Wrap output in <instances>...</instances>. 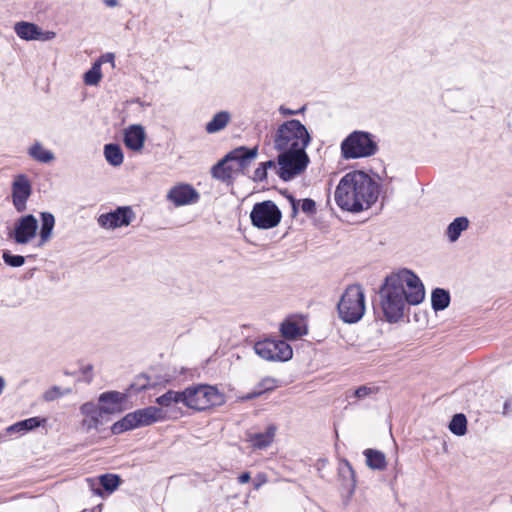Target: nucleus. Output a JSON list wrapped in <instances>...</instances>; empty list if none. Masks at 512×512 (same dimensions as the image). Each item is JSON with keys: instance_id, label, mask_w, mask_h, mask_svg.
I'll list each match as a JSON object with an SVG mask.
<instances>
[{"instance_id": "c03bdc74", "label": "nucleus", "mask_w": 512, "mask_h": 512, "mask_svg": "<svg viewBox=\"0 0 512 512\" xmlns=\"http://www.w3.org/2000/svg\"><path fill=\"white\" fill-rule=\"evenodd\" d=\"M251 479V476H250V473L249 472H244L242 473L239 477H238V481L239 483L241 484H245L247 482H249Z\"/></svg>"}, {"instance_id": "9d476101", "label": "nucleus", "mask_w": 512, "mask_h": 512, "mask_svg": "<svg viewBox=\"0 0 512 512\" xmlns=\"http://www.w3.org/2000/svg\"><path fill=\"white\" fill-rule=\"evenodd\" d=\"M136 219L131 206H119L115 210L102 213L97 217V224L105 230H116L128 227Z\"/></svg>"}, {"instance_id": "9b49d317", "label": "nucleus", "mask_w": 512, "mask_h": 512, "mask_svg": "<svg viewBox=\"0 0 512 512\" xmlns=\"http://www.w3.org/2000/svg\"><path fill=\"white\" fill-rule=\"evenodd\" d=\"M38 229V221L33 215L21 216L8 232V238L18 245H27L36 238Z\"/></svg>"}, {"instance_id": "f8f14e48", "label": "nucleus", "mask_w": 512, "mask_h": 512, "mask_svg": "<svg viewBox=\"0 0 512 512\" xmlns=\"http://www.w3.org/2000/svg\"><path fill=\"white\" fill-rule=\"evenodd\" d=\"M79 412L81 415V421L79 423V429L83 433H98L100 431L101 426H103L108 419L104 417L101 410L96 405L94 401H87L83 403Z\"/></svg>"}, {"instance_id": "72a5a7b5", "label": "nucleus", "mask_w": 512, "mask_h": 512, "mask_svg": "<svg viewBox=\"0 0 512 512\" xmlns=\"http://www.w3.org/2000/svg\"><path fill=\"white\" fill-rule=\"evenodd\" d=\"M102 79V71L100 63H94L92 67L84 74V83L86 85L95 86Z\"/></svg>"}, {"instance_id": "1a4fd4ad", "label": "nucleus", "mask_w": 512, "mask_h": 512, "mask_svg": "<svg viewBox=\"0 0 512 512\" xmlns=\"http://www.w3.org/2000/svg\"><path fill=\"white\" fill-rule=\"evenodd\" d=\"M255 353L266 361H288L293 356L292 348L283 340L265 339L254 344Z\"/></svg>"}, {"instance_id": "a19ab883", "label": "nucleus", "mask_w": 512, "mask_h": 512, "mask_svg": "<svg viewBox=\"0 0 512 512\" xmlns=\"http://www.w3.org/2000/svg\"><path fill=\"white\" fill-rule=\"evenodd\" d=\"M95 63H100V66L103 63H112V65H114V54L106 53L102 55Z\"/></svg>"}, {"instance_id": "c756f323", "label": "nucleus", "mask_w": 512, "mask_h": 512, "mask_svg": "<svg viewBox=\"0 0 512 512\" xmlns=\"http://www.w3.org/2000/svg\"><path fill=\"white\" fill-rule=\"evenodd\" d=\"M231 119L227 111H221L214 115L211 121L206 124L208 133H216L224 129Z\"/></svg>"}, {"instance_id": "f03ea898", "label": "nucleus", "mask_w": 512, "mask_h": 512, "mask_svg": "<svg viewBox=\"0 0 512 512\" xmlns=\"http://www.w3.org/2000/svg\"><path fill=\"white\" fill-rule=\"evenodd\" d=\"M425 297L419 277L408 269L390 274L380 289V304L387 321L397 322L407 305L420 304Z\"/></svg>"}, {"instance_id": "473e14b6", "label": "nucleus", "mask_w": 512, "mask_h": 512, "mask_svg": "<svg viewBox=\"0 0 512 512\" xmlns=\"http://www.w3.org/2000/svg\"><path fill=\"white\" fill-rule=\"evenodd\" d=\"M449 430L457 435L463 436L467 432V419L464 414H456L453 416L449 424Z\"/></svg>"}, {"instance_id": "37998d69", "label": "nucleus", "mask_w": 512, "mask_h": 512, "mask_svg": "<svg viewBox=\"0 0 512 512\" xmlns=\"http://www.w3.org/2000/svg\"><path fill=\"white\" fill-rule=\"evenodd\" d=\"M279 112L280 114H282L283 116H288V115H295L298 113V111H295V110H291V109H288L284 106H280L279 107Z\"/></svg>"}, {"instance_id": "58836bf2", "label": "nucleus", "mask_w": 512, "mask_h": 512, "mask_svg": "<svg viewBox=\"0 0 512 512\" xmlns=\"http://www.w3.org/2000/svg\"><path fill=\"white\" fill-rule=\"evenodd\" d=\"M266 178H267V170L265 169V166H262V164H260L254 171L253 180L254 181H263Z\"/></svg>"}, {"instance_id": "a211bd4d", "label": "nucleus", "mask_w": 512, "mask_h": 512, "mask_svg": "<svg viewBox=\"0 0 512 512\" xmlns=\"http://www.w3.org/2000/svg\"><path fill=\"white\" fill-rule=\"evenodd\" d=\"M258 148L253 147L252 149H248L246 147H240L233 151H231L227 155V160H230L236 170H244L246 169L250 163L257 157Z\"/></svg>"}, {"instance_id": "2eb2a0df", "label": "nucleus", "mask_w": 512, "mask_h": 512, "mask_svg": "<svg viewBox=\"0 0 512 512\" xmlns=\"http://www.w3.org/2000/svg\"><path fill=\"white\" fill-rule=\"evenodd\" d=\"M126 400L125 394L118 391H108L99 395L96 405H98L104 417L109 420V416L125 410Z\"/></svg>"}, {"instance_id": "7ed1b4c3", "label": "nucleus", "mask_w": 512, "mask_h": 512, "mask_svg": "<svg viewBox=\"0 0 512 512\" xmlns=\"http://www.w3.org/2000/svg\"><path fill=\"white\" fill-rule=\"evenodd\" d=\"M335 201L349 212L367 210L378 198V186L362 171H352L342 177L335 190Z\"/></svg>"}, {"instance_id": "393cba45", "label": "nucleus", "mask_w": 512, "mask_h": 512, "mask_svg": "<svg viewBox=\"0 0 512 512\" xmlns=\"http://www.w3.org/2000/svg\"><path fill=\"white\" fill-rule=\"evenodd\" d=\"M366 458V465L373 470H384L387 462L384 453L379 450L366 449L363 452Z\"/></svg>"}, {"instance_id": "de8ad7c7", "label": "nucleus", "mask_w": 512, "mask_h": 512, "mask_svg": "<svg viewBox=\"0 0 512 512\" xmlns=\"http://www.w3.org/2000/svg\"><path fill=\"white\" fill-rule=\"evenodd\" d=\"M4 387H5V380L3 379V377L0 376V394L2 393Z\"/></svg>"}, {"instance_id": "f704fd0d", "label": "nucleus", "mask_w": 512, "mask_h": 512, "mask_svg": "<svg viewBox=\"0 0 512 512\" xmlns=\"http://www.w3.org/2000/svg\"><path fill=\"white\" fill-rule=\"evenodd\" d=\"M378 391V387L362 385L353 390L348 397H354L357 400H364L366 398H369L371 395L378 393Z\"/></svg>"}, {"instance_id": "8fccbe9b", "label": "nucleus", "mask_w": 512, "mask_h": 512, "mask_svg": "<svg viewBox=\"0 0 512 512\" xmlns=\"http://www.w3.org/2000/svg\"><path fill=\"white\" fill-rule=\"evenodd\" d=\"M504 409H505V410H506V409H508V402H506V403L504 404Z\"/></svg>"}, {"instance_id": "49530a36", "label": "nucleus", "mask_w": 512, "mask_h": 512, "mask_svg": "<svg viewBox=\"0 0 512 512\" xmlns=\"http://www.w3.org/2000/svg\"><path fill=\"white\" fill-rule=\"evenodd\" d=\"M104 4L108 7H115L118 5L117 0H104Z\"/></svg>"}, {"instance_id": "0eeeda50", "label": "nucleus", "mask_w": 512, "mask_h": 512, "mask_svg": "<svg viewBox=\"0 0 512 512\" xmlns=\"http://www.w3.org/2000/svg\"><path fill=\"white\" fill-rule=\"evenodd\" d=\"M377 144L371 135L363 131H354L341 143V153L345 159L369 157L375 154Z\"/></svg>"}, {"instance_id": "4be33fe9", "label": "nucleus", "mask_w": 512, "mask_h": 512, "mask_svg": "<svg viewBox=\"0 0 512 512\" xmlns=\"http://www.w3.org/2000/svg\"><path fill=\"white\" fill-rule=\"evenodd\" d=\"M276 431L277 427L275 425H269L264 432L251 435L249 442L256 449H265L273 443Z\"/></svg>"}, {"instance_id": "bb28decb", "label": "nucleus", "mask_w": 512, "mask_h": 512, "mask_svg": "<svg viewBox=\"0 0 512 512\" xmlns=\"http://www.w3.org/2000/svg\"><path fill=\"white\" fill-rule=\"evenodd\" d=\"M46 423L45 418L32 417L19 421L7 428V432L16 433L22 431H30Z\"/></svg>"}, {"instance_id": "4468645a", "label": "nucleus", "mask_w": 512, "mask_h": 512, "mask_svg": "<svg viewBox=\"0 0 512 512\" xmlns=\"http://www.w3.org/2000/svg\"><path fill=\"white\" fill-rule=\"evenodd\" d=\"M166 199L176 207L188 206L197 203L200 194L191 184L178 183L167 191Z\"/></svg>"}, {"instance_id": "a18cd8bd", "label": "nucleus", "mask_w": 512, "mask_h": 512, "mask_svg": "<svg viewBox=\"0 0 512 512\" xmlns=\"http://www.w3.org/2000/svg\"><path fill=\"white\" fill-rule=\"evenodd\" d=\"M262 166H265V169H269V168H277L278 169V163L273 161V160H268L266 162H263L261 163Z\"/></svg>"}, {"instance_id": "c85d7f7f", "label": "nucleus", "mask_w": 512, "mask_h": 512, "mask_svg": "<svg viewBox=\"0 0 512 512\" xmlns=\"http://www.w3.org/2000/svg\"><path fill=\"white\" fill-rule=\"evenodd\" d=\"M235 171H237L236 168L230 160H227L226 156L224 160L213 167L212 174L215 178L226 181L232 177Z\"/></svg>"}, {"instance_id": "c9c22d12", "label": "nucleus", "mask_w": 512, "mask_h": 512, "mask_svg": "<svg viewBox=\"0 0 512 512\" xmlns=\"http://www.w3.org/2000/svg\"><path fill=\"white\" fill-rule=\"evenodd\" d=\"M291 203H292V208L294 211H296L297 206L300 205L301 210L304 213L312 215V214H315V212H316V203L312 199L307 198V199H303V200H299V201L291 199Z\"/></svg>"}, {"instance_id": "f257e3e1", "label": "nucleus", "mask_w": 512, "mask_h": 512, "mask_svg": "<svg viewBox=\"0 0 512 512\" xmlns=\"http://www.w3.org/2000/svg\"><path fill=\"white\" fill-rule=\"evenodd\" d=\"M272 141L278 152L279 177L289 181L301 175L310 162L306 148L311 136L305 125L295 119L285 121L275 130Z\"/></svg>"}, {"instance_id": "aec40b11", "label": "nucleus", "mask_w": 512, "mask_h": 512, "mask_svg": "<svg viewBox=\"0 0 512 512\" xmlns=\"http://www.w3.org/2000/svg\"><path fill=\"white\" fill-rule=\"evenodd\" d=\"M28 156L36 162L49 164L55 161L54 153L47 149L41 142H33L27 149Z\"/></svg>"}, {"instance_id": "cd10ccee", "label": "nucleus", "mask_w": 512, "mask_h": 512, "mask_svg": "<svg viewBox=\"0 0 512 512\" xmlns=\"http://www.w3.org/2000/svg\"><path fill=\"white\" fill-rule=\"evenodd\" d=\"M104 157L114 167L120 166L124 161L122 149L118 144H106L104 146Z\"/></svg>"}, {"instance_id": "2f4dec72", "label": "nucleus", "mask_w": 512, "mask_h": 512, "mask_svg": "<svg viewBox=\"0 0 512 512\" xmlns=\"http://www.w3.org/2000/svg\"><path fill=\"white\" fill-rule=\"evenodd\" d=\"M278 386H279V382L277 379H275L273 377H265L259 382V384L257 386L258 390L249 394V396L247 398L252 399V398L258 397L265 392L273 391Z\"/></svg>"}, {"instance_id": "6ab92c4d", "label": "nucleus", "mask_w": 512, "mask_h": 512, "mask_svg": "<svg viewBox=\"0 0 512 512\" xmlns=\"http://www.w3.org/2000/svg\"><path fill=\"white\" fill-rule=\"evenodd\" d=\"M87 483L95 494L102 495L99 488L100 486L108 493H112L119 486L120 479L117 475L105 474L101 475L98 479L89 478L87 479Z\"/></svg>"}, {"instance_id": "5701e85b", "label": "nucleus", "mask_w": 512, "mask_h": 512, "mask_svg": "<svg viewBox=\"0 0 512 512\" xmlns=\"http://www.w3.org/2000/svg\"><path fill=\"white\" fill-rule=\"evenodd\" d=\"M281 333L286 339L294 340L305 335L307 328L302 321H286L281 326Z\"/></svg>"}, {"instance_id": "dca6fc26", "label": "nucleus", "mask_w": 512, "mask_h": 512, "mask_svg": "<svg viewBox=\"0 0 512 512\" xmlns=\"http://www.w3.org/2000/svg\"><path fill=\"white\" fill-rule=\"evenodd\" d=\"M17 36L25 41L42 40L48 41L56 37L53 31H42L36 24L26 21L17 22L14 25Z\"/></svg>"}, {"instance_id": "4c0bfd02", "label": "nucleus", "mask_w": 512, "mask_h": 512, "mask_svg": "<svg viewBox=\"0 0 512 512\" xmlns=\"http://www.w3.org/2000/svg\"><path fill=\"white\" fill-rule=\"evenodd\" d=\"M5 264L11 267H21L25 263V258L21 255H13L9 251H4L2 255Z\"/></svg>"}, {"instance_id": "b1692460", "label": "nucleus", "mask_w": 512, "mask_h": 512, "mask_svg": "<svg viewBox=\"0 0 512 512\" xmlns=\"http://www.w3.org/2000/svg\"><path fill=\"white\" fill-rule=\"evenodd\" d=\"M155 402L160 406L159 408L168 409L175 404L183 403L184 404V390L183 391H174L169 390L163 395L156 398Z\"/></svg>"}, {"instance_id": "ddd939ff", "label": "nucleus", "mask_w": 512, "mask_h": 512, "mask_svg": "<svg viewBox=\"0 0 512 512\" xmlns=\"http://www.w3.org/2000/svg\"><path fill=\"white\" fill-rule=\"evenodd\" d=\"M32 194V184L26 174H17L11 183V197L17 212H23L27 208V201Z\"/></svg>"}, {"instance_id": "3c124183", "label": "nucleus", "mask_w": 512, "mask_h": 512, "mask_svg": "<svg viewBox=\"0 0 512 512\" xmlns=\"http://www.w3.org/2000/svg\"><path fill=\"white\" fill-rule=\"evenodd\" d=\"M345 465L350 469V464L348 463V461H345Z\"/></svg>"}, {"instance_id": "a878e982", "label": "nucleus", "mask_w": 512, "mask_h": 512, "mask_svg": "<svg viewBox=\"0 0 512 512\" xmlns=\"http://www.w3.org/2000/svg\"><path fill=\"white\" fill-rule=\"evenodd\" d=\"M469 226V220L466 217L455 218L446 229V236L450 242H455L460 237L461 233Z\"/></svg>"}, {"instance_id": "20e7f679", "label": "nucleus", "mask_w": 512, "mask_h": 512, "mask_svg": "<svg viewBox=\"0 0 512 512\" xmlns=\"http://www.w3.org/2000/svg\"><path fill=\"white\" fill-rule=\"evenodd\" d=\"M167 419V411L156 406H148L126 414L121 420L112 425L111 431L113 434H120L138 427L163 422Z\"/></svg>"}, {"instance_id": "f3484780", "label": "nucleus", "mask_w": 512, "mask_h": 512, "mask_svg": "<svg viewBox=\"0 0 512 512\" xmlns=\"http://www.w3.org/2000/svg\"><path fill=\"white\" fill-rule=\"evenodd\" d=\"M146 138V130L141 124H131L123 130L124 145L133 152H142Z\"/></svg>"}, {"instance_id": "ea45409f", "label": "nucleus", "mask_w": 512, "mask_h": 512, "mask_svg": "<svg viewBox=\"0 0 512 512\" xmlns=\"http://www.w3.org/2000/svg\"><path fill=\"white\" fill-rule=\"evenodd\" d=\"M82 375L87 381H91L93 377V366L92 365H86L82 367L81 369Z\"/></svg>"}, {"instance_id": "6e6552de", "label": "nucleus", "mask_w": 512, "mask_h": 512, "mask_svg": "<svg viewBox=\"0 0 512 512\" xmlns=\"http://www.w3.org/2000/svg\"><path fill=\"white\" fill-rule=\"evenodd\" d=\"M282 218V213L277 205L270 200L256 203L250 213L253 226L258 229H271L276 227Z\"/></svg>"}, {"instance_id": "39448f33", "label": "nucleus", "mask_w": 512, "mask_h": 512, "mask_svg": "<svg viewBox=\"0 0 512 512\" xmlns=\"http://www.w3.org/2000/svg\"><path fill=\"white\" fill-rule=\"evenodd\" d=\"M225 403V395L211 385H194L184 390V405L194 410H205Z\"/></svg>"}, {"instance_id": "423d86ee", "label": "nucleus", "mask_w": 512, "mask_h": 512, "mask_svg": "<svg viewBox=\"0 0 512 512\" xmlns=\"http://www.w3.org/2000/svg\"><path fill=\"white\" fill-rule=\"evenodd\" d=\"M365 310V294L361 286H348L338 303L339 317L346 323H356L362 319Z\"/></svg>"}, {"instance_id": "7c9ffc66", "label": "nucleus", "mask_w": 512, "mask_h": 512, "mask_svg": "<svg viewBox=\"0 0 512 512\" xmlns=\"http://www.w3.org/2000/svg\"><path fill=\"white\" fill-rule=\"evenodd\" d=\"M431 302L435 311L444 310L450 303V295L446 290L437 288L432 292Z\"/></svg>"}, {"instance_id": "e433bc0d", "label": "nucleus", "mask_w": 512, "mask_h": 512, "mask_svg": "<svg viewBox=\"0 0 512 512\" xmlns=\"http://www.w3.org/2000/svg\"><path fill=\"white\" fill-rule=\"evenodd\" d=\"M71 392L72 390L70 388L61 389L58 386H53L45 391L43 398L46 401H54L61 396L70 394Z\"/></svg>"}, {"instance_id": "09e8293b", "label": "nucleus", "mask_w": 512, "mask_h": 512, "mask_svg": "<svg viewBox=\"0 0 512 512\" xmlns=\"http://www.w3.org/2000/svg\"><path fill=\"white\" fill-rule=\"evenodd\" d=\"M403 290H404V296L406 297V295L408 294L410 289L408 288V286L403 285Z\"/></svg>"}, {"instance_id": "412c9836", "label": "nucleus", "mask_w": 512, "mask_h": 512, "mask_svg": "<svg viewBox=\"0 0 512 512\" xmlns=\"http://www.w3.org/2000/svg\"><path fill=\"white\" fill-rule=\"evenodd\" d=\"M55 226V217L49 212L41 213V226L39 229V241L37 246L42 247L50 241Z\"/></svg>"}, {"instance_id": "79ce46f5", "label": "nucleus", "mask_w": 512, "mask_h": 512, "mask_svg": "<svg viewBox=\"0 0 512 512\" xmlns=\"http://www.w3.org/2000/svg\"><path fill=\"white\" fill-rule=\"evenodd\" d=\"M266 482H267V476L263 473H260L255 478L254 488L256 490H258Z\"/></svg>"}]
</instances>
